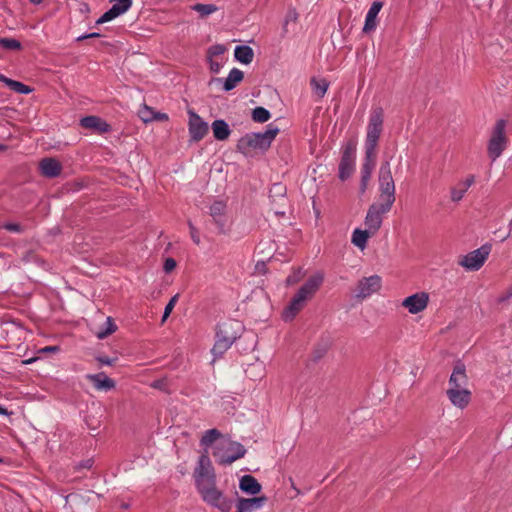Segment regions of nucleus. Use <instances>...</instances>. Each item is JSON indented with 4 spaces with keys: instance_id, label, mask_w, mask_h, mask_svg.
<instances>
[{
    "instance_id": "1",
    "label": "nucleus",
    "mask_w": 512,
    "mask_h": 512,
    "mask_svg": "<svg viewBox=\"0 0 512 512\" xmlns=\"http://www.w3.org/2000/svg\"><path fill=\"white\" fill-rule=\"evenodd\" d=\"M195 487L201 500L219 512H231L233 500L217 486V479L212 462L206 454H202L193 472Z\"/></svg>"
},
{
    "instance_id": "2",
    "label": "nucleus",
    "mask_w": 512,
    "mask_h": 512,
    "mask_svg": "<svg viewBox=\"0 0 512 512\" xmlns=\"http://www.w3.org/2000/svg\"><path fill=\"white\" fill-rule=\"evenodd\" d=\"M244 331L242 322H219L216 342L212 348L213 361L221 357Z\"/></svg>"
},
{
    "instance_id": "3",
    "label": "nucleus",
    "mask_w": 512,
    "mask_h": 512,
    "mask_svg": "<svg viewBox=\"0 0 512 512\" xmlns=\"http://www.w3.org/2000/svg\"><path fill=\"white\" fill-rule=\"evenodd\" d=\"M323 281L324 275L321 272H317L310 276L291 299V302L286 309L288 316H296V314L305 306L306 302L313 298L315 293L321 287Z\"/></svg>"
},
{
    "instance_id": "4",
    "label": "nucleus",
    "mask_w": 512,
    "mask_h": 512,
    "mask_svg": "<svg viewBox=\"0 0 512 512\" xmlns=\"http://www.w3.org/2000/svg\"><path fill=\"white\" fill-rule=\"evenodd\" d=\"M278 133L279 128L269 124L264 132L249 133L241 137L237 148L243 154H249L253 150H267Z\"/></svg>"
},
{
    "instance_id": "5",
    "label": "nucleus",
    "mask_w": 512,
    "mask_h": 512,
    "mask_svg": "<svg viewBox=\"0 0 512 512\" xmlns=\"http://www.w3.org/2000/svg\"><path fill=\"white\" fill-rule=\"evenodd\" d=\"M384 112L381 107L372 109L369 122L367 125V133L365 139V154L377 156L378 141L383 131Z\"/></svg>"
},
{
    "instance_id": "6",
    "label": "nucleus",
    "mask_w": 512,
    "mask_h": 512,
    "mask_svg": "<svg viewBox=\"0 0 512 512\" xmlns=\"http://www.w3.org/2000/svg\"><path fill=\"white\" fill-rule=\"evenodd\" d=\"M245 453L246 449L241 443L227 437L218 441L212 451V455L220 465H229L244 457Z\"/></svg>"
},
{
    "instance_id": "7",
    "label": "nucleus",
    "mask_w": 512,
    "mask_h": 512,
    "mask_svg": "<svg viewBox=\"0 0 512 512\" xmlns=\"http://www.w3.org/2000/svg\"><path fill=\"white\" fill-rule=\"evenodd\" d=\"M507 122L500 119L496 122L487 146V153L492 161L499 158L506 149L508 138L505 133Z\"/></svg>"
},
{
    "instance_id": "8",
    "label": "nucleus",
    "mask_w": 512,
    "mask_h": 512,
    "mask_svg": "<svg viewBox=\"0 0 512 512\" xmlns=\"http://www.w3.org/2000/svg\"><path fill=\"white\" fill-rule=\"evenodd\" d=\"M491 252L490 245H482L480 248L458 258V265L467 271H478L488 259Z\"/></svg>"
},
{
    "instance_id": "9",
    "label": "nucleus",
    "mask_w": 512,
    "mask_h": 512,
    "mask_svg": "<svg viewBox=\"0 0 512 512\" xmlns=\"http://www.w3.org/2000/svg\"><path fill=\"white\" fill-rule=\"evenodd\" d=\"M357 142L355 140L348 141L343 147L342 157L339 164V178L341 180L348 179L355 169Z\"/></svg>"
},
{
    "instance_id": "10",
    "label": "nucleus",
    "mask_w": 512,
    "mask_h": 512,
    "mask_svg": "<svg viewBox=\"0 0 512 512\" xmlns=\"http://www.w3.org/2000/svg\"><path fill=\"white\" fill-rule=\"evenodd\" d=\"M382 287V279L378 275H372L369 277H364L359 280L355 289H354V297L357 300H363L374 293H377Z\"/></svg>"
},
{
    "instance_id": "11",
    "label": "nucleus",
    "mask_w": 512,
    "mask_h": 512,
    "mask_svg": "<svg viewBox=\"0 0 512 512\" xmlns=\"http://www.w3.org/2000/svg\"><path fill=\"white\" fill-rule=\"evenodd\" d=\"M446 390H471L466 366L458 361L454 364Z\"/></svg>"
},
{
    "instance_id": "12",
    "label": "nucleus",
    "mask_w": 512,
    "mask_h": 512,
    "mask_svg": "<svg viewBox=\"0 0 512 512\" xmlns=\"http://www.w3.org/2000/svg\"><path fill=\"white\" fill-rule=\"evenodd\" d=\"M391 208H385V204L380 202L373 203L367 212L365 226L372 234H375L381 227L383 215L387 214Z\"/></svg>"
},
{
    "instance_id": "13",
    "label": "nucleus",
    "mask_w": 512,
    "mask_h": 512,
    "mask_svg": "<svg viewBox=\"0 0 512 512\" xmlns=\"http://www.w3.org/2000/svg\"><path fill=\"white\" fill-rule=\"evenodd\" d=\"M112 7L106 11L97 21L96 24H103L125 14L132 6L133 0H110Z\"/></svg>"
},
{
    "instance_id": "14",
    "label": "nucleus",
    "mask_w": 512,
    "mask_h": 512,
    "mask_svg": "<svg viewBox=\"0 0 512 512\" xmlns=\"http://www.w3.org/2000/svg\"><path fill=\"white\" fill-rule=\"evenodd\" d=\"M208 124L194 111H189V133L194 141L202 140L208 133Z\"/></svg>"
},
{
    "instance_id": "15",
    "label": "nucleus",
    "mask_w": 512,
    "mask_h": 512,
    "mask_svg": "<svg viewBox=\"0 0 512 512\" xmlns=\"http://www.w3.org/2000/svg\"><path fill=\"white\" fill-rule=\"evenodd\" d=\"M428 302L429 294L426 292H419L406 297L402 302V306L410 313L417 314L427 307Z\"/></svg>"
},
{
    "instance_id": "16",
    "label": "nucleus",
    "mask_w": 512,
    "mask_h": 512,
    "mask_svg": "<svg viewBox=\"0 0 512 512\" xmlns=\"http://www.w3.org/2000/svg\"><path fill=\"white\" fill-rule=\"evenodd\" d=\"M266 502V496H256L251 498L240 497L236 501V512H254L261 509Z\"/></svg>"
},
{
    "instance_id": "17",
    "label": "nucleus",
    "mask_w": 512,
    "mask_h": 512,
    "mask_svg": "<svg viewBox=\"0 0 512 512\" xmlns=\"http://www.w3.org/2000/svg\"><path fill=\"white\" fill-rule=\"evenodd\" d=\"M446 396L450 403L460 409L464 410L467 408L472 400L471 390H446Z\"/></svg>"
},
{
    "instance_id": "18",
    "label": "nucleus",
    "mask_w": 512,
    "mask_h": 512,
    "mask_svg": "<svg viewBox=\"0 0 512 512\" xmlns=\"http://www.w3.org/2000/svg\"><path fill=\"white\" fill-rule=\"evenodd\" d=\"M86 378L93 384L98 391H109L115 388L116 384L113 379L105 373L89 374Z\"/></svg>"
},
{
    "instance_id": "19",
    "label": "nucleus",
    "mask_w": 512,
    "mask_h": 512,
    "mask_svg": "<svg viewBox=\"0 0 512 512\" xmlns=\"http://www.w3.org/2000/svg\"><path fill=\"white\" fill-rule=\"evenodd\" d=\"M382 7H383V2H381V1H374L371 4V6L366 14V18H365V23H364V27H363L364 33H369L376 29L377 16H378L380 10L382 9Z\"/></svg>"
},
{
    "instance_id": "20",
    "label": "nucleus",
    "mask_w": 512,
    "mask_h": 512,
    "mask_svg": "<svg viewBox=\"0 0 512 512\" xmlns=\"http://www.w3.org/2000/svg\"><path fill=\"white\" fill-rule=\"evenodd\" d=\"M210 216L220 231L224 230L226 225V204L223 201H214L210 206Z\"/></svg>"
},
{
    "instance_id": "21",
    "label": "nucleus",
    "mask_w": 512,
    "mask_h": 512,
    "mask_svg": "<svg viewBox=\"0 0 512 512\" xmlns=\"http://www.w3.org/2000/svg\"><path fill=\"white\" fill-rule=\"evenodd\" d=\"M377 156H371L365 154V161L361 167V182H360V191L364 193L367 189L368 182L371 179L372 172L375 167Z\"/></svg>"
},
{
    "instance_id": "22",
    "label": "nucleus",
    "mask_w": 512,
    "mask_h": 512,
    "mask_svg": "<svg viewBox=\"0 0 512 512\" xmlns=\"http://www.w3.org/2000/svg\"><path fill=\"white\" fill-rule=\"evenodd\" d=\"M239 489L247 495L256 497L261 492L262 486L252 475H244L239 479Z\"/></svg>"
},
{
    "instance_id": "23",
    "label": "nucleus",
    "mask_w": 512,
    "mask_h": 512,
    "mask_svg": "<svg viewBox=\"0 0 512 512\" xmlns=\"http://www.w3.org/2000/svg\"><path fill=\"white\" fill-rule=\"evenodd\" d=\"M80 125L85 129L94 130L100 134L106 133L110 129V126L97 116L83 117L80 120Z\"/></svg>"
},
{
    "instance_id": "24",
    "label": "nucleus",
    "mask_w": 512,
    "mask_h": 512,
    "mask_svg": "<svg viewBox=\"0 0 512 512\" xmlns=\"http://www.w3.org/2000/svg\"><path fill=\"white\" fill-rule=\"evenodd\" d=\"M41 174L45 177H56L61 173L62 166L60 162L54 158H44L39 163Z\"/></svg>"
},
{
    "instance_id": "25",
    "label": "nucleus",
    "mask_w": 512,
    "mask_h": 512,
    "mask_svg": "<svg viewBox=\"0 0 512 512\" xmlns=\"http://www.w3.org/2000/svg\"><path fill=\"white\" fill-rule=\"evenodd\" d=\"M225 438L226 437H224L221 432L215 428L205 431L200 440V445L204 448L203 454L208 456V450H214V446L217 444V442Z\"/></svg>"
},
{
    "instance_id": "26",
    "label": "nucleus",
    "mask_w": 512,
    "mask_h": 512,
    "mask_svg": "<svg viewBox=\"0 0 512 512\" xmlns=\"http://www.w3.org/2000/svg\"><path fill=\"white\" fill-rule=\"evenodd\" d=\"M379 201L382 204H385V208H392L393 203L395 202V185L391 184H379Z\"/></svg>"
},
{
    "instance_id": "27",
    "label": "nucleus",
    "mask_w": 512,
    "mask_h": 512,
    "mask_svg": "<svg viewBox=\"0 0 512 512\" xmlns=\"http://www.w3.org/2000/svg\"><path fill=\"white\" fill-rule=\"evenodd\" d=\"M474 176H469L465 181L458 183L455 187L451 188V200L459 202L464 197L465 193L474 183Z\"/></svg>"
},
{
    "instance_id": "28",
    "label": "nucleus",
    "mask_w": 512,
    "mask_h": 512,
    "mask_svg": "<svg viewBox=\"0 0 512 512\" xmlns=\"http://www.w3.org/2000/svg\"><path fill=\"white\" fill-rule=\"evenodd\" d=\"M94 323L95 325L91 326L90 330L98 339H104L117 330L114 322H103L101 325H99V322Z\"/></svg>"
},
{
    "instance_id": "29",
    "label": "nucleus",
    "mask_w": 512,
    "mask_h": 512,
    "mask_svg": "<svg viewBox=\"0 0 512 512\" xmlns=\"http://www.w3.org/2000/svg\"><path fill=\"white\" fill-rule=\"evenodd\" d=\"M310 86L313 92V95L317 100L322 99L329 87V82L324 78H316L312 77L310 80Z\"/></svg>"
},
{
    "instance_id": "30",
    "label": "nucleus",
    "mask_w": 512,
    "mask_h": 512,
    "mask_svg": "<svg viewBox=\"0 0 512 512\" xmlns=\"http://www.w3.org/2000/svg\"><path fill=\"white\" fill-rule=\"evenodd\" d=\"M211 128H212L214 137L219 141L226 140L231 133V130H230L228 124L224 120H221V119L213 121Z\"/></svg>"
},
{
    "instance_id": "31",
    "label": "nucleus",
    "mask_w": 512,
    "mask_h": 512,
    "mask_svg": "<svg viewBox=\"0 0 512 512\" xmlns=\"http://www.w3.org/2000/svg\"><path fill=\"white\" fill-rule=\"evenodd\" d=\"M234 56L242 64H250L254 58V51L250 46H237L234 50Z\"/></svg>"
},
{
    "instance_id": "32",
    "label": "nucleus",
    "mask_w": 512,
    "mask_h": 512,
    "mask_svg": "<svg viewBox=\"0 0 512 512\" xmlns=\"http://www.w3.org/2000/svg\"><path fill=\"white\" fill-rule=\"evenodd\" d=\"M244 78V73L239 70L238 68H233L229 74L228 77L224 81V90L230 91L234 89Z\"/></svg>"
},
{
    "instance_id": "33",
    "label": "nucleus",
    "mask_w": 512,
    "mask_h": 512,
    "mask_svg": "<svg viewBox=\"0 0 512 512\" xmlns=\"http://www.w3.org/2000/svg\"><path fill=\"white\" fill-rule=\"evenodd\" d=\"M372 235L373 234L368 228L366 230L355 229L353 231L351 241L356 247L364 249L366 247L368 238Z\"/></svg>"
},
{
    "instance_id": "34",
    "label": "nucleus",
    "mask_w": 512,
    "mask_h": 512,
    "mask_svg": "<svg viewBox=\"0 0 512 512\" xmlns=\"http://www.w3.org/2000/svg\"><path fill=\"white\" fill-rule=\"evenodd\" d=\"M265 373V367L262 362L251 364L246 370L247 377L253 381L260 380Z\"/></svg>"
},
{
    "instance_id": "35",
    "label": "nucleus",
    "mask_w": 512,
    "mask_h": 512,
    "mask_svg": "<svg viewBox=\"0 0 512 512\" xmlns=\"http://www.w3.org/2000/svg\"><path fill=\"white\" fill-rule=\"evenodd\" d=\"M394 184V180L391 173L390 163L388 161L381 164L379 169V184Z\"/></svg>"
},
{
    "instance_id": "36",
    "label": "nucleus",
    "mask_w": 512,
    "mask_h": 512,
    "mask_svg": "<svg viewBox=\"0 0 512 512\" xmlns=\"http://www.w3.org/2000/svg\"><path fill=\"white\" fill-rule=\"evenodd\" d=\"M496 304L501 309L507 308L512 304V283L509 284L497 297Z\"/></svg>"
},
{
    "instance_id": "37",
    "label": "nucleus",
    "mask_w": 512,
    "mask_h": 512,
    "mask_svg": "<svg viewBox=\"0 0 512 512\" xmlns=\"http://www.w3.org/2000/svg\"><path fill=\"white\" fill-rule=\"evenodd\" d=\"M192 9L198 12L199 15L202 18H204L216 12L218 10V7L214 4L197 3L194 6H192Z\"/></svg>"
},
{
    "instance_id": "38",
    "label": "nucleus",
    "mask_w": 512,
    "mask_h": 512,
    "mask_svg": "<svg viewBox=\"0 0 512 512\" xmlns=\"http://www.w3.org/2000/svg\"><path fill=\"white\" fill-rule=\"evenodd\" d=\"M271 117L270 112L264 107H256L252 112V119L258 123H264Z\"/></svg>"
},
{
    "instance_id": "39",
    "label": "nucleus",
    "mask_w": 512,
    "mask_h": 512,
    "mask_svg": "<svg viewBox=\"0 0 512 512\" xmlns=\"http://www.w3.org/2000/svg\"><path fill=\"white\" fill-rule=\"evenodd\" d=\"M0 46L6 50H20L21 43L14 38H0Z\"/></svg>"
},
{
    "instance_id": "40",
    "label": "nucleus",
    "mask_w": 512,
    "mask_h": 512,
    "mask_svg": "<svg viewBox=\"0 0 512 512\" xmlns=\"http://www.w3.org/2000/svg\"><path fill=\"white\" fill-rule=\"evenodd\" d=\"M8 87L12 91L20 94H29L32 91V89L25 84L15 80L8 81Z\"/></svg>"
},
{
    "instance_id": "41",
    "label": "nucleus",
    "mask_w": 512,
    "mask_h": 512,
    "mask_svg": "<svg viewBox=\"0 0 512 512\" xmlns=\"http://www.w3.org/2000/svg\"><path fill=\"white\" fill-rule=\"evenodd\" d=\"M226 52V47L221 44H216L208 49V58H223V54Z\"/></svg>"
},
{
    "instance_id": "42",
    "label": "nucleus",
    "mask_w": 512,
    "mask_h": 512,
    "mask_svg": "<svg viewBox=\"0 0 512 512\" xmlns=\"http://www.w3.org/2000/svg\"><path fill=\"white\" fill-rule=\"evenodd\" d=\"M304 277V272L302 268H296L294 271L287 277L286 282L288 285H294L298 283Z\"/></svg>"
},
{
    "instance_id": "43",
    "label": "nucleus",
    "mask_w": 512,
    "mask_h": 512,
    "mask_svg": "<svg viewBox=\"0 0 512 512\" xmlns=\"http://www.w3.org/2000/svg\"><path fill=\"white\" fill-rule=\"evenodd\" d=\"M178 297H179V295L176 294L170 299V301L168 302V304L166 305V307L164 309V313H163L161 320H167V318L169 317L170 313L172 312V310L174 309V307L178 301Z\"/></svg>"
},
{
    "instance_id": "44",
    "label": "nucleus",
    "mask_w": 512,
    "mask_h": 512,
    "mask_svg": "<svg viewBox=\"0 0 512 512\" xmlns=\"http://www.w3.org/2000/svg\"><path fill=\"white\" fill-rule=\"evenodd\" d=\"M208 61H209L210 70L213 73H218L224 64L223 58H208Z\"/></svg>"
},
{
    "instance_id": "45",
    "label": "nucleus",
    "mask_w": 512,
    "mask_h": 512,
    "mask_svg": "<svg viewBox=\"0 0 512 512\" xmlns=\"http://www.w3.org/2000/svg\"><path fill=\"white\" fill-rule=\"evenodd\" d=\"M139 116L144 122H149L154 118V112L148 106L145 105L139 111Z\"/></svg>"
},
{
    "instance_id": "46",
    "label": "nucleus",
    "mask_w": 512,
    "mask_h": 512,
    "mask_svg": "<svg viewBox=\"0 0 512 512\" xmlns=\"http://www.w3.org/2000/svg\"><path fill=\"white\" fill-rule=\"evenodd\" d=\"M189 230H190V236L192 241L196 244H200V235L198 229L192 224L191 221L188 222Z\"/></svg>"
},
{
    "instance_id": "47",
    "label": "nucleus",
    "mask_w": 512,
    "mask_h": 512,
    "mask_svg": "<svg viewBox=\"0 0 512 512\" xmlns=\"http://www.w3.org/2000/svg\"><path fill=\"white\" fill-rule=\"evenodd\" d=\"M96 360L102 365L111 366L115 363L116 358H110L107 356H96Z\"/></svg>"
},
{
    "instance_id": "48",
    "label": "nucleus",
    "mask_w": 512,
    "mask_h": 512,
    "mask_svg": "<svg viewBox=\"0 0 512 512\" xmlns=\"http://www.w3.org/2000/svg\"><path fill=\"white\" fill-rule=\"evenodd\" d=\"M176 267V261L173 258H167L164 262V271L169 273Z\"/></svg>"
},
{
    "instance_id": "49",
    "label": "nucleus",
    "mask_w": 512,
    "mask_h": 512,
    "mask_svg": "<svg viewBox=\"0 0 512 512\" xmlns=\"http://www.w3.org/2000/svg\"><path fill=\"white\" fill-rule=\"evenodd\" d=\"M3 227L10 232H14V233L22 232V227L16 223H6V224H4Z\"/></svg>"
},
{
    "instance_id": "50",
    "label": "nucleus",
    "mask_w": 512,
    "mask_h": 512,
    "mask_svg": "<svg viewBox=\"0 0 512 512\" xmlns=\"http://www.w3.org/2000/svg\"><path fill=\"white\" fill-rule=\"evenodd\" d=\"M59 350L58 346H46L40 350L41 353H53Z\"/></svg>"
},
{
    "instance_id": "51",
    "label": "nucleus",
    "mask_w": 512,
    "mask_h": 512,
    "mask_svg": "<svg viewBox=\"0 0 512 512\" xmlns=\"http://www.w3.org/2000/svg\"><path fill=\"white\" fill-rule=\"evenodd\" d=\"M101 35L99 33H90V34H86V35H82L80 37L77 38V41H82L84 39H88V38H98L100 37Z\"/></svg>"
},
{
    "instance_id": "52",
    "label": "nucleus",
    "mask_w": 512,
    "mask_h": 512,
    "mask_svg": "<svg viewBox=\"0 0 512 512\" xmlns=\"http://www.w3.org/2000/svg\"><path fill=\"white\" fill-rule=\"evenodd\" d=\"M154 118L157 120H167L168 116L164 113L163 114L157 113V114H154Z\"/></svg>"
},
{
    "instance_id": "53",
    "label": "nucleus",
    "mask_w": 512,
    "mask_h": 512,
    "mask_svg": "<svg viewBox=\"0 0 512 512\" xmlns=\"http://www.w3.org/2000/svg\"><path fill=\"white\" fill-rule=\"evenodd\" d=\"M12 79L7 78L6 76L0 74V81L5 83L8 86V81H11Z\"/></svg>"
},
{
    "instance_id": "54",
    "label": "nucleus",
    "mask_w": 512,
    "mask_h": 512,
    "mask_svg": "<svg viewBox=\"0 0 512 512\" xmlns=\"http://www.w3.org/2000/svg\"><path fill=\"white\" fill-rule=\"evenodd\" d=\"M0 415L8 416L10 413L4 407L0 406Z\"/></svg>"
},
{
    "instance_id": "55",
    "label": "nucleus",
    "mask_w": 512,
    "mask_h": 512,
    "mask_svg": "<svg viewBox=\"0 0 512 512\" xmlns=\"http://www.w3.org/2000/svg\"><path fill=\"white\" fill-rule=\"evenodd\" d=\"M42 1L43 0H29L30 3L35 4V5L40 4Z\"/></svg>"
},
{
    "instance_id": "56",
    "label": "nucleus",
    "mask_w": 512,
    "mask_h": 512,
    "mask_svg": "<svg viewBox=\"0 0 512 512\" xmlns=\"http://www.w3.org/2000/svg\"><path fill=\"white\" fill-rule=\"evenodd\" d=\"M152 387H154V388H159V387H160V382H158V381H157V382H154V383L152 384Z\"/></svg>"
},
{
    "instance_id": "57",
    "label": "nucleus",
    "mask_w": 512,
    "mask_h": 512,
    "mask_svg": "<svg viewBox=\"0 0 512 512\" xmlns=\"http://www.w3.org/2000/svg\"><path fill=\"white\" fill-rule=\"evenodd\" d=\"M273 188H274V189H278V190H281V189H282L281 185H278V184H275V185L273 186Z\"/></svg>"
},
{
    "instance_id": "58",
    "label": "nucleus",
    "mask_w": 512,
    "mask_h": 512,
    "mask_svg": "<svg viewBox=\"0 0 512 512\" xmlns=\"http://www.w3.org/2000/svg\"><path fill=\"white\" fill-rule=\"evenodd\" d=\"M33 361H34L33 359H29V360L24 361V363L29 364V363H32Z\"/></svg>"
},
{
    "instance_id": "59",
    "label": "nucleus",
    "mask_w": 512,
    "mask_h": 512,
    "mask_svg": "<svg viewBox=\"0 0 512 512\" xmlns=\"http://www.w3.org/2000/svg\"><path fill=\"white\" fill-rule=\"evenodd\" d=\"M106 320H107V321H110V320H113V318H112L111 316H108V317L106 318Z\"/></svg>"
},
{
    "instance_id": "60",
    "label": "nucleus",
    "mask_w": 512,
    "mask_h": 512,
    "mask_svg": "<svg viewBox=\"0 0 512 512\" xmlns=\"http://www.w3.org/2000/svg\"><path fill=\"white\" fill-rule=\"evenodd\" d=\"M215 80H216L217 82L222 81V79H221V78H217V79H215Z\"/></svg>"
}]
</instances>
